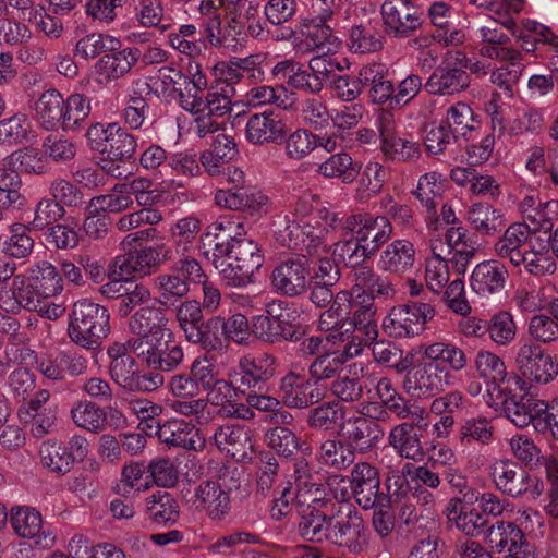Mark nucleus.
I'll return each instance as SVG.
<instances>
[{"label":"nucleus","mask_w":558,"mask_h":558,"mask_svg":"<svg viewBox=\"0 0 558 558\" xmlns=\"http://www.w3.org/2000/svg\"><path fill=\"white\" fill-rule=\"evenodd\" d=\"M299 514V533L308 542L327 543L352 554L367 546L364 520L351 504L314 499L301 506Z\"/></svg>","instance_id":"f257e3e1"},{"label":"nucleus","mask_w":558,"mask_h":558,"mask_svg":"<svg viewBox=\"0 0 558 558\" xmlns=\"http://www.w3.org/2000/svg\"><path fill=\"white\" fill-rule=\"evenodd\" d=\"M251 331L258 340L269 344L299 342L305 336L301 315L281 300L269 302L263 314L253 317Z\"/></svg>","instance_id":"f03ea898"},{"label":"nucleus","mask_w":558,"mask_h":558,"mask_svg":"<svg viewBox=\"0 0 558 558\" xmlns=\"http://www.w3.org/2000/svg\"><path fill=\"white\" fill-rule=\"evenodd\" d=\"M108 310L88 299L74 303L68 333L71 340L85 349H96L110 331Z\"/></svg>","instance_id":"7ed1b4c3"},{"label":"nucleus","mask_w":558,"mask_h":558,"mask_svg":"<svg viewBox=\"0 0 558 558\" xmlns=\"http://www.w3.org/2000/svg\"><path fill=\"white\" fill-rule=\"evenodd\" d=\"M263 263L264 257L257 243L242 233L227 257L218 263L217 270L228 286L243 287L252 282L255 271Z\"/></svg>","instance_id":"20e7f679"},{"label":"nucleus","mask_w":558,"mask_h":558,"mask_svg":"<svg viewBox=\"0 0 558 558\" xmlns=\"http://www.w3.org/2000/svg\"><path fill=\"white\" fill-rule=\"evenodd\" d=\"M271 287L275 292L286 298H298L308 291L311 267L303 254L290 255L281 259L272 269Z\"/></svg>","instance_id":"39448f33"},{"label":"nucleus","mask_w":558,"mask_h":558,"mask_svg":"<svg viewBox=\"0 0 558 558\" xmlns=\"http://www.w3.org/2000/svg\"><path fill=\"white\" fill-rule=\"evenodd\" d=\"M137 347H140V350H135L137 359L155 373L172 372L184 357L183 348L174 339L171 330L155 336L154 339H141Z\"/></svg>","instance_id":"423d86ee"},{"label":"nucleus","mask_w":558,"mask_h":558,"mask_svg":"<svg viewBox=\"0 0 558 558\" xmlns=\"http://www.w3.org/2000/svg\"><path fill=\"white\" fill-rule=\"evenodd\" d=\"M380 14L385 34L396 39L412 37L423 25L422 12L410 0H385Z\"/></svg>","instance_id":"0eeeda50"},{"label":"nucleus","mask_w":558,"mask_h":558,"mask_svg":"<svg viewBox=\"0 0 558 558\" xmlns=\"http://www.w3.org/2000/svg\"><path fill=\"white\" fill-rule=\"evenodd\" d=\"M173 259L172 251L165 244L144 247L117 256L113 260V274L123 279L144 277L157 271L165 262Z\"/></svg>","instance_id":"6e6552de"},{"label":"nucleus","mask_w":558,"mask_h":558,"mask_svg":"<svg viewBox=\"0 0 558 558\" xmlns=\"http://www.w3.org/2000/svg\"><path fill=\"white\" fill-rule=\"evenodd\" d=\"M289 129L281 109H267L251 114L245 125V137L253 145H280Z\"/></svg>","instance_id":"1a4fd4ad"},{"label":"nucleus","mask_w":558,"mask_h":558,"mask_svg":"<svg viewBox=\"0 0 558 558\" xmlns=\"http://www.w3.org/2000/svg\"><path fill=\"white\" fill-rule=\"evenodd\" d=\"M325 388L311 376L305 378L294 372L284 375L278 388L282 403L290 409H307L325 398Z\"/></svg>","instance_id":"9d476101"},{"label":"nucleus","mask_w":558,"mask_h":558,"mask_svg":"<svg viewBox=\"0 0 558 558\" xmlns=\"http://www.w3.org/2000/svg\"><path fill=\"white\" fill-rule=\"evenodd\" d=\"M275 365L276 357L269 353L242 357L235 373V389L242 393L246 390L267 391V385L276 374Z\"/></svg>","instance_id":"9b49d317"},{"label":"nucleus","mask_w":558,"mask_h":558,"mask_svg":"<svg viewBox=\"0 0 558 558\" xmlns=\"http://www.w3.org/2000/svg\"><path fill=\"white\" fill-rule=\"evenodd\" d=\"M109 375L118 386L129 392H151L165 381L160 373L138 369L133 356L122 357L114 364H109Z\"/></svg>","instance_id":"f8f14e48"},{"label":"nucleus","mask_w":558,"mask_h":558,"mask_svg":"<svg viewBox=\"0 0 558 558\" xmlns=\"http://www.w3.org/2000/svg\"><path fill=\"white\" fill-rule=\"evenodd\" d=\"M344 229L361 240L376 254L392 234V226L386 216L356 213L344 220Z\"/></svg>","instance_id":"ddd939ff"},{"label":"nucleus","mask_w":558,"mask_h":558,"mask_svg":"<svg viewBox=\"0 0 558 558\" xmlns=\"http://www.w3.org/2000/svg\"><path fill=\"white\" fill-rule=\"evenodd\" d=\"M517 365L524 377L548 384L558 375V362L537 344L525 343L518 350Z\"/></svg>","instance_id":"4468645a"},{"label":"nucleus","mask_w":558,"mask_h":558,"mask_svg":"<svg viewBox=\"0 0 558 558\" xmlns=\"http://www.w3.org/2000/svg\"><path fill=\"white\" fill-rule=\"evenodd\" d=\"M403 380V387L409 393L433 397L448 385L449 372L438 363L428 362L410 366Z\"/></svg>","instance_id":"2eb2a0df"},{"label":"nucleus","mask_w":558,"mask_h":558,"mask_svg":"<svg viewBox=\"0 0 558 558\" xmlns=\"http://www.w3.org/2000/svg\"><path fill=\"white\" fill-rule=\"evenodd\" d=\"M235 229H242V223L235 225L230 219L217 220L209 225L202 235L203 255L209 259L217 269L218 263L227 257L230 250L233 248L235 240L242 232H235Z\"/></svg>","instance_id":"dca6fc26"},{"label":"nucleus","mask_w":558,"mask_h":558,"mask_svg":"<svg viewBox=\"0 0 558 558\" xmlns=\"http://www.w3.org/2000/svg\"><path fill=\"white\" fill-rule=\"evenodd\" d=\"M350 489L355 502L364 510H369L381 496L386 494L379 492L380 475L377 468L368 462H359L351 470L349 477Z\"/></svg>","instance_id":"f3484780"},{"label":"nucleus","mask_w":558,"mask_h":558,"mask_svg":"<svg viewBox=\"0 0 558 558\" xmlns=\"http://www.w3.org/2000/svg\"><path fill=\"white\" fill-rule=\"evenodd\" d=\"M490 475L498 490L517 498L529 492L532 475L518 462L498 460L492 465Z\"/></svg>","instance_id":"a211bd4d"},{"label":"nucleus","mask_w":558,"mask_h":558,"mask_svg":"<svg viewBox=\"0 0 558 558\" xmlns=\"http://www.w3.org/2000/svg\"><path fill=\"white\" fill-rule=\"evenodd\" d=\"M429 322L417 311L415 305L407 302L393 306L388 316L384 319L383 328L389 337L405 338L414 337L425 330V325Z\"/></svg>","instance_id":"6ab92c4d"},{"label":"nucleus","mask_w":558,"mask_h":558,"mask_svg":"<svg viewBox=\"0 0 558 558\" xmlns=\"http://www.w3.org/2000/svg\"><path fill=\"white\" fill-rule=\"evenodd\" d=\"M342 436L354 452L367 453L375 449L384 437L380 424L369 416L349 418L342 426Z\"/></svg>","instance_id":"aec40b11"},{"label":"nucleus","mask_w":558,"mask_h":558,"mask_svg":"<svg viewBox=\"0 0 558 558\" xmlns=\"http://www.w3.org/2000/svg\"><path fill=\"white\" fill-rule=\"evenodd\" d=\"M11 525L14 532L27 538H35V544L43 548H50L54 544L51 532L43 530L40 512L31 507H13L11 509Z\"/></svg>","instance_id":"412c9836"},{"label":"nucleus","mask_w":558,"mask_h":558,"mask_svg":"<svg viewBox=\"0 0 558 558\" xmlns=\"http://www.w3.org/2000/svg\"><path fill=\"white\" fill-rule=\"evenodd\" d=\"M272 75L291 89L303 94L318 95L324 88L304 64L293 59L278 62L272 69Z\"/></svg>","instance_id":"4be33fe9"},{"label":"nucleus","mask_w":558,"mask_h":558,"mask_svg":"<svg viewBox=\"0 0 558 558\" xmlns=\"http://www.w3.org/2000/svg\"><path fill=\"white\" fill-rule=\"evenodd\" d=\"M469 86L470 75L466 71L447 63L434 70L424 88L430 95L451 96L465 90Z\"/></svg>","instance_id":"5701e85b"},{"label":"nucleus","mask_w":558,"mask_h":558,"mask_svg":"<svg viewBox=\"0 0 558 558\" xmlns=\"http://www.w3.org/2000/svg\"><path fill=\"white\" fill-rule=\"evenodd\" d=\"M422 427L411 423L396 425L389 434V445L399 453L401 458L420 461L424 457V450L421 442V429L427 426V423L421 422Z\"/></svg>","instance_id":"b1692460"},{"label":"nucleus","mask_w":558,"mask_h":558,"mask_svg":"<svg viewBox=\"0 0 558 558\" xmlns=\"http://www.w3.org/2000/svg\"><path fill=\"white\" fill-rule=\"evenodd\" d=\"M214 441L220 451L232 458L242 460L253 451V442L248 428L241 425L227 424L216 428Z\"/></svg>","instance_id":"393cba45"},{"label":"nucleus","mask_w":558,"mask_h":558,"mask_svg":"<svg viewBox=\"0 0 558 558\" xmlns=\"http://www.w3.org/2000/svg\"><path fill=\"white\" fill-rule=\"evenodd\" d=\"M546 409V402L534 399L525 393H513L504 401L506 416L518 427L523 428L533 425L536 418L542 416Z\"/></svg>","instance_id":"a878e982"},{"label":"nucleus","mask_w":558,"mask_h":558,"mask_svg":"<svg viewBox=\"0 0 558 558\" xmlns=\"http://www.w3.org/2000/svg\"><path fill=\"white\" fill-rule=\"evenodd\" d=\"M508 270L498 260H485L476 265L471 276V288L482 295L500 292L505 288Z\"/></svg>","instance_id":"bb28decb"},{"label":"nucleus","mask_w":558,"mask_h":558,"mask_svg":"<svg viewBox=\"0 0 558 558\" xmlns=\"http://www.w3.org/2000/svg\"><path fill=\"white\" fill-rule=\"evenodd\" d=\"M158 439L169 447L197 450L204 447V440L194 425L183 420L163 422V428L157 430Z\"/></svg>","instance_id":"cd10ccee"},{"label":"nucleus","mask_w":558,"mask_h":558,"mask_svg":"<svg viewBox=\"0 0 558 558\" xmlns=\"http://www.w3.org/2000/svg\"><path fill=\"white\" fill-rule=\"evenodd\" d=\"M168 318L163 311L155 306H143L129 319L130 331L137 336L135 339H154L169 331Z\"/></svg>","instance_id":"c85d7f7f"},{"label":"nucleus","mask_w":558,"mask_h":558,"mask_svg":"<svg viewBox=\"0 0 558 558\" xmlns=\"http://www.w3.org/2000/svg\"><path fill=\"white\" fill-rule=\"evenodd\" d=\"M529 236L530 225L512 223L495 243V252L500 258H507L513 266H518V262L522 260V255L526 254L531 245Z\"/></svg>","instance_id":"c756f323"},{"label":"nucleus","mask_w":558,"mask_h":558,"mask_svg":"<svg viewBox=\"0 0 558 558\" xmlns=\"http://www.w3.org/2000/svg\"><path fill=\"white\" fill-rule=\"evenodd\" d=\"M141 52L137 48H125L106 52L97 61L95 69L98 75L104 76L106 81L118 80L130 72L132 66L138 61Z\"/></svg>","instance_id":"7c9ffc66"},{"label":"nucleus","mask_w":558,"mask_h":558,"mask_svg":"<svg viewBox=\"0 0 558 558\" xmlns=\"http://www.w3.org/2000/svg\"><path fill=\"white\" fill-rule=\"evenodd\" d=\"M197 508L205 510L211 520H222L231 509L230 497L214 481L202 482L195 490Z\"/></svg>","instance_id":"2f4dec72"},{"label":"nucleus","mask_w":558,"mask_h":558,"mask_svg":"<svg viewBox=\"0 0 558 558\" xmlns=\"http://www.w3.org/2000/svg\"><path fill=\"white\" fill-rule=\"evenodd\" d=\"M64 99L57 89L45 90L34 104L37 121L48 131L63 129Z\"/></svg>","instance_id":"473e14b6"},{"label":"nucleus","mask_w":558,"mask_h":558,"mask_svg":"<svg viewBox=\"0 0 558 558\" xmlns=\"http://www.w3.org/2000/svg\"><path fill=\"white\" fill-rule=\"evenodd\" d=\"M2 163L19 177L21 173L44 175L49 171L46 156L33 146L16 149L7 156Z\"/></svg>","instance_id":"72a5a7b5"},{"label":"nucleus","mask_w":558,"mask_h":558,"mask_svg":"<svg viewBox=\"0 0 558 558\" xmlns=\"http://www.w3.org/2000/svg\"><path fill=\"white\" fill-rule=\"evenodd\" d=\"M215 202L218 206L231 210L248 209L258 210L267 202V196L251 187H238L218 190L215 194Z\"/></svg>","instance_id":"f704fd0d"},{"label":"nucleus","mask_w":558,"mask_h":558,"mask_svg":"<svg viewBox=\"0 0 558 558\" xmlns=\"http://www.w3.org/2000/svg\"><path fill=\"white\" fill-rule=\"evenodd\" d=\"M236 155L238 149L233 138L226 134H218L211 149L201 156V162L210 175H218Z\"/></svg>","instance_id":"c9c22d12"},{"label":"nucleus","mask_w":558,"mask_h":558,"mask_svg":"<svg viewBox=\"0 0 558 558\" xmlns=\"http://www.w3.org/2000/svg\"><path fill=\"white\" fill-rule=\"evenodd\" d=\"M415 259V250L407 240H396L388 244L380 255L381 268L390 274L400 275L410 269Z\"/></svg>","instance_id":"e433bc0d"},{"label":"nucleus","mask_w":558,"mask_h":558,"mask_svg":"<svg viewBox=\"0 0 558 558\" xmlns=\"http://www.w3.org/2000/svg\"><path fill=\"white\" fill-rule=\"evenodd\" d=\"M109 142L102 155L113 162L135 160L136 138L118 123H109Z\"/></svg>","instance_id":"4c0bfd02"},{"label":"nucleus","mask_w":558,"mask_h":558,"mask_svg":"<svg viewBox=\"0 0 558 558\" xmlns=\"http://www.w3.org/2000/svg\"><path fill=\"white\" fill-rule=\"evenodd\" d=\"M28 281L44 299L59 294L63 290V279L58 269L49 262L43 260L35 265L31 271Z\"/></svg>","instance_id":"58836bf2"},{"label":"nucleus","mask_w":558,"mask_h":558,"mask_svg":"<svg viewBox=\"0 0 558 558\" xmlns=\"http://www.w3.org/2000/svg\"><path fill=\"white\" fill-rule=\"evenodd\" d=\"M357 354V349H355V353H350L349 350L347 352L324 351L311 362L308 374L317 384H322V381L337 376L348 359Z\"/></svg>","instance_id":"ea45409f"},{"label":"nucleus","mask_w":558,"mask_h":558,"mask_svg":"<svg viewBox=\"0 0 558 558\" xmlns=\"http://www.w3.org/2000/svg\"><path fill=\"white\" fill-rule=\"evenodd\" d=\"M468 220L477 232L485 235L496 234L506 226L500 210L486 203L474 204L469 211Z\"/></svg>","instance_id":"a19ab883"},{"label":"nucleus","mask_w":558,"mask_h":558,"mask_svg":"<svg viewBox=\"0 0 558 558\" xmlns=\"http://www.w3.org/2000/svg\"><path fill=\"white\" fill-rule=\"evenodd\" d=\"M190 343L199 344L207 352L221 351L228 347L222 317L213 316L195 331L189 340Z\"/></svg>","instance_id":"79ce46f5"},{"label":"nucleus","mask_w":558,"mask_h":558,"mask_svg":"<svg viewBox=\"0 0 558 558\" xmlns=\"http://www.w3.org/2000/svg\"><path fill=\"white\" fill-rule=\"evenodd\" d=\"M331 15V11L325 10L324 16L319 21L313 20L303 31L308 48L320 50L327 48L326 51H323V54H328L332 48L338 46V38L333 35L332 28L327 24V19H330Z\"/></svg>","instance_id":"37998d69"},{"label":"nucleus","mask_w":558,"mask_h":558,"mask_svg":"<svg viewBox=\"0 0 558 558\" xmlns=\"http://www.w3.org/2000/svg\"><path fill=\"white\" fill-rule=\"evenodd\" d=\"M361 165L353 162L352 157L347 153L331 155L318 166V173L325 178H339L343 183L353 182L360 173Z\"/></svg>","instance_id":"c03bdc74"},{"label":"nucleus","mask_w":558,"mask_h":558,"mask_svg":"<svg viewBox=\"0 0 558 558\" xmlns=\"http://www.w3.org/2000/svg\"><path fill=\"white\" fill-rule=\"evenodd\" d=\"M146 511L149 519L158 525L174 524L180 515L178 501L167 492L150 496Z\"/></svg>","instance_id":"a18cd8bd"},{"label":"nucleus","mask_w":558,"mask_h":558,"mask_svg":"<svg viewBox=\"0 0 558 558\" xmlns=\"http://www.w3.org/2000/svg\"><path fill=\"white\" fill-rule=\"evenodd\" d=\"M319 457L325 465L342 471L353 464L355 452L345 440L327 439L320 445Z\"/></svg>","instance_id":"49530a36"},{"label":"nucleus","mask_w":558,"mask_h":558,"mask_svg":"<svg viewBox=\"0 0 558 558\" xmlns=\"http://www.w3.org/2000/svg\"><path fill=\"white\" fill-rule=\"evenodd\" d=\"M155 284L158 292V302L166 307L174 305L179 300L186 296L190 291L187 281L174 271L159 275L155 279Z\"/></svg>","instance_id":"de8ad7c7"},{"label":"nucleus","mask_w":558,"mask_h":558,"mask_svg":"<svg viewBox=\"0 0 558 558\" xmlns=\"http://www.w3.org/2000/svg\"><path fill=\"white\" fill-rule=\"evenodd\" d=\"M354 282L355 287L364 289L375 298L391 300L396 295V290L391 281L375 272L372 267L355 270Z\"/></svg>","instance_id":"09e8293b"},{"label":"nucleus","mask_w":558,"mask_h":558,"mask_svg":"<svg viewBox=\"0 0 558 558\" xmlns=\"http://www.w3.org/2000/svg\"><path fill=\"white\" fill-rule=\"evenodd\" d=\"M264 439L270 449L286 459L292 458L301 447L299 436L287 426L269 428L265 433Z\"/></svg>","instance_id":"8fccbe9b"},{"label":"nucleus","mask_w":558,"mask_h":558,"mask_svg":"<svg viewBox=\"0 0 558 558\" xmlns=\"http://www.w3.org/2000/svg\"><path fill=\"white\" fill-rule=\"evenodd\" d=\"M120 47L119 39L101 33H92L76 43L75 54L85 60L94 59L100 53L113 52Z\"/></svg>","instance_id":"3c124183"},{"label":"nucleus","mask_w":558,"mask_h":558,"mask_svg":"<svg viewBox=\"0 0 558 558\" xmlns=\"http://www.w3.org/2000/svg\"><path fill=\"white\" fill-rule=\"evenodd\" d=\"M71 416L77 427L97 434L105 429L102 408L92 401H81L72 410Z\"/></svg>","instance_id":"603ef678"},{"label":"nucleus","mask_w":558,"mask_h":558,"mask_svg":"<svg viewBox=\"0 0 558 558\" xmlns=\"http://www.w3.org/2000/svg\"><path fill=\"white\" fill-rule=\"evenodd\" d=\"M21 186V178L2 165L0 167V221L3 219V210L22 205Z\"/></svg>","instance_id":"864d4df0"},{"label":"nucleus","mask_w":558,"mask_h":558,"mask_svg":"<svg viewBox=\"0 0 558 558\" xmlns=\"http://www.w3.org/2000/svg\"><path fill=\"white\" fill-rule=\"evenodd\" d=\"M373 355L376 362L393 368L399 374L405 372L413 360L411 354L403 355V351L393 342L384 340L374 343Z\"/></svg>","instance_id":"5fc2aeb1"},{"label":"nucleus","mask_w":558,"mask_h":558,"mask_svg":"<svg viewBox=\"0 0 558 558\" xmlns=\"http://www.w3.org/2000/svg\"><path fill=\"white\" fill-rule=\"evenodd\" d=\"M384 45V36L371 24L355 25L350 32L349 47L359 53L379 51Z\"/></svg>","instance_id":"6e6d98bb"},{"label":"nucleus","mask_w":558,"mask_h":558,"mask_svg":"<svg viewBox=\"0 0 558 558\" xmlns=\"http://www.w3.org/2000/svg\"><path fill=\"white\" fill-rule=\"evenodd\" d=\"M48 192L62 209L66 207L80 208L85 204V196L82 190L71 181L62 178L52 180Z\"/></svg>","instance_id":"4d7b16f0"},{"label":"nucleus","mask_w":558,"mask_h":558,"mask_svg":"<svg viewBox=\"0 0 558 558\" xmlns=\"http://www.w3.org/2000/svg\"><path fill=\"white\" fill-rule=\"evenodd\" d=\"M368 246L352 235V239L336 244L335 251L339 252L344 265L353 268L354 272L359 268H369L365 265V262L373 257L375 253Z\"/></svg>","instance_id":"13d9d810"},{"label":"nucleus","mask_w":558,"mask_h":558,"mask_svg":"<svg viewBox=\"0 0 558 558\" xmlns=\"http://www.w3.org/2000/svg\"><path fill=\"white\" fill-rule=\"evenodd\" d=\"M39 454L43 464L58 474H66L73 466V459L68 454V449L56 441L44 442Z\"/></svg>","instance_id":"bf43d9fd"},{"label":"nucleus","mask_w":558,"mask_h":558,"mask_svg":"<svg viewBox=\"0 0 558 558\" xmlns=\"http://www.w3.org/2000/svg\"><path fill=\"white\" fill-rule=\"evenodd\" d=\"M521 259L518 262V266L522 265L533 276L543 277L556 271V262L549 250L544 247L535 250L531 244L526 250V254H523Z\"/></svg>","instance_id":"052dcab7"},{"label":"nucleus","mask_w":558,"mask_h":558,"mask_svg":"<svg viewBox=\"0 0 558 558\" xmlns=\"http://www.w3.org/2000/svg\"><path fill=\"white\" fill-rule=\"evenodd\" d=\"M478 376L487 384L499 385L506 379L507 372L502 360L488 351H480L474 361Z\"/></svg>","instance_id":"680f3d73"},{"label":"nucleus","mask_w":558,"mask_h":558,"mask_svg":"<svg viewBox=\"0 0 558 558\" xmlns=\"http://www.w3.org/2000/svg\"><path fill=\"white\" fill-rule=\"evenodd\" d=\"M395 504L390 495L381 496L376 506H373L372 525L374 531L381 537H388L396 527Z\"/></svg>","instance_id":"e2e57ef3"},{"label":"nucleus","mask_w":558,"mask_h":558,"mask_svg":"<svg viewBox=\"0 0 558 558\" xmlns=\"http://www.w3.org/2000/svg\"><path fill=\"white\" fill-rule=\"evenodd\" d=\"M343 418V412L338 402H325L308 411L306 423L310 428L318 430H330L335 428L338 421Z\"/></svg>","instance_id":"0e129e2a"},{"label":"nucleus","mask_w":558,"mask_h":558,"mask_svg":"<svg viewBox=\"0 0 558 558\" xmlns=\"http://www.w3.org/2000/svg\"><path fill=\"white\" fill-rule=\"evenodd\" d=\"M558 218V201L538 202L537 208L525 214L523 223L530 225V233L536 231L551 232L554 221Z\"/></svg>","instance_id":"69168bd1"},{"label":"nucleus","mask_w":558,"mask_h":558,"mask_svg":"<svg viewBox=\"0 0 558 558\" xmlns=\"http://www.w3.org/2000/svg\"><path fill=\"white\" fill-rule=\"evenodd\" d=\"M373 69H368L360 73V76H364V85L371 84L368 94L372 101L378 105L389 102L390 108H397L392 99L396 96L393 83L378 72L369 77V74H373Z\"/></svg>","instance_id":"338daca9"},{"label":"nucleus","mask_w":558,"mask_h":558,"mask_svg":"<svg viewBox=\"0 0 558 558\" xmlns=\"http://www.w3.org/2000/svg\"><path fill=\"white\" fill-rule=\"evenodd\" d=\"M407 286L409 295L411 298H417V300L410 302L424 315V318L432 320L436 314V303L440 301V292H435L428 287L425 288L423 283L411 278L407 280Z\"/></svg>","instance_id":"774afa93"}]
</instances>
